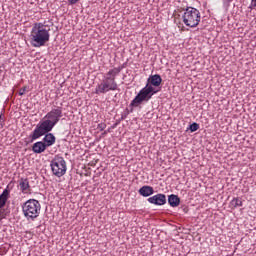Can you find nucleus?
I'll use <instances>...</instances> for the list:
<instances>
[{
    "label": "nucleus",
    "mask_w": 256,
    "mask_h": 256,
    "mask_svg": "<svg viewBox=\"0 0 256 256\" xmlns=\"http://www.w3.org/2000/svg\"><path fill=\"white\" fill-rule=\"evenodd\" d=\"M106 128H107V124L105 123H100L97 125V129H99V131H105Z\"/></svg>",
    "instance_id": "obj_20"
},
{
    "label": "nucleus",
    "mask_w": 256,
    "mask_h": 256,
    "mask_svg": "<svg viewBox=\"0 0 256 256\" xmlns=\"http://www.w3.org/2000/svg\"><path fill=\"white\" fill-rule=\"evenodd\" d=\"M5 125V119L3 118V114H0V126L3 127Z\"/></svg>",
    "instance_id": "obj_22"
},
{
    "label": "nucleus",
    "mask_w": 256,
    "mask_h": 256,
    "mask_svg": "<svg viewBox=\"0 0 256 256\" xmlns=\"http://www.w3.org/2000/svg\"><path fill=\"white\" fill-rule=\"evenodd\" d=\"M157 93H159V90L151 86L142 88L129 104L128 115H131V113H133L137 107H141L143 103H149L153 95H157Z\"/></svg>",
    "instance_id": "obj_4"
},
{
    "label": "nucleus",
    "mask_w": 256,
    "mask_h": 256,
    "mask_svg": "<svg viewBox=\"0 0 256 256\" xmlns=\"http://www.w3.org/2000/svg\"><path fill=\"white\" fill-rule=\"evenodd\" d=\"M79 0H68L70 5H75Z\"/></svg>",
    "instance_id": "obj_23"
},
{
    "label": "nucleus",
    "mask_w": 256,
    "mask_h": 256,
    "mask_svg": "<svg viewBox=\"0 0 256 256\" xmlns=\"http://www.w3.org/2000/svg\"><path fill=\"white\" fill-rule=\"evenodd\" d=\"M226 1H227V3H232L233 0H226Z\"/></svg>",
    "instance_id": "obj_25"
},
{
    "label": "nucleus",
    "mask_w": 256,
    "mask_h": 256,
    "mask_svg": "<svg viewBox=\"0 0 256 256\" xmlns=\"http://www.w3.org/2000/svg\"><path fill=\"white\" fill-rule=\"evenodd\" d=\"M44 138H43V142L46 147H51L52 145H55V141H57V138H55V135H53V133H49L47 132L46 134H44Z\"/></svg>",
    "instance_id": "obj_10"
},
{
    "label": "nucleus",
    "mask_w": 256,
    "mask_h": 256,
    "mask_svg": "<svg viewBox=\"0 0 256 256\" xmlns=\"http://www.w3.org/2000/svg\"><path fill=\"white\" fill-rule=\"evenodd\" d=\"M230 207H232V209H237V207H243V199L241 197L233 198L230 201Z\"/></svg>",
    "instance_id": "obj_15"
},
{
    "label": "nucleus",
    "mask_w": 256,
    "mask_h": 256,
    "mask_svg": "<svg viewBox=\"0 0 256 256\" xmlns=\"http://www.w3.org/2000/svg\"><path fill=\"white\" fill-rule=\"evenodd\" d=\"M162 82H163V79L161 78V75L159 74L151 75L147 79V84L144 87L148 86V87H152V89H155V87H159Z\"/></svg>",
    "instance_id": "obj_9"
},
{
    "label": "nucleus",
    "mask_w": 256,
    "mask_h": 256,
    "mask_svg": "<svg viewBox=\"0 0 256 256\" xmlns=\"http://www.w3.org/2000/svg\"><path fill=\"white\" fill-rule=\"evenodd\" d=\"M104 135H107V131L104 132Z\"/></svg>",
    "instance_id": "obj_26"
},
{
    "label": "nucleus",
    "mask_w": 256,
    "mask_h": 256,
    "mask_svg": "<svg viewBox=\"0 0 256 256\" xmlns=\"http://www.w3.org/2000/svg\"><path fill=\"white\" fill-rule=\"evenodd\" d=\"M189 129L191 133H195V131H199V124H197V122H193L189 125Z\"/></svg>",
    "instance_id": "obj_17"
},
{
    "label": "nucleus",
    "mask_w": 256,
    "mask_h": 256,
    "mask_svg": "<svg viewBox=\"0 0 256 256\" xmlns=\"http://www.w3.org/2000/svg\"><path fill=\"white\" fill-rule=\"evenodd\" d=\"M22 213L28 221H35L41 214V203L36 199H29L22 205Z\"/></svg>",
    "instance_id": "obj_5"
},
{
    "label": "nucleus",
    "mask_w": 256,
    "mask_h": 256,
    "mask_svg": "<svg viewBox=\"0 0 256 256\" xmlns=\"http://www.w3.org/2000/svg\"><path fill=\"white\" fill-rule=\"evenodd\" d=\"M12 189H13V186H11V184H8V185L6 186V188L3 190L2 193L7 192L6 197H8V199H9V195L11 194V190H12Z\"/></svg>",
    "instance_id": "obj_18"
},
{
    "label": "nucleus",
    "mask_w": 256,
    "mask_h": 256,
    "mask_svg": "<svg viewBox=\"0 0 256 256\" xmlns=\"http://www.w3.org/2000/svg\"><path fill=\"white\" fill-rule=\"evenodd\" d=\"M62 117L63 108L59 106L53 107L51 111L45 115L44 119L46 120H41L29 135L30 143L37 141V139H40V137H43L46 133H51L53 127L61 121Z\"/></svg>",
    "instance_id": "obj_1"
},
{
    "label": "nucleus",
    "mask_w": 256,
    "mask_h": 256,
    "mask_svg": "<svg viewBox=\"0 0 256 256\" xmlns=\"http://www.w3.org/2000/svg\"><path fill=\"white\" fill-rule=\"evenodd\" d=\"M129 117V108H126L124 112L121 114V119L124 121V119H127Z\"/></svg>",
    "instance_id": "obj_19"
},
{
    "label": "nucleus",
    "mask_w": 256,
    "mask_h": 256,
    "mask_svg": "<svg viewBox=\"0 0 256 256\" xmlns=\"http://www.w3.org/2000/svg\"><path fill=\"white\" fill-rule=\"evenodd\" d=\"M7 192H4L0 195V209H3V206L7 204Z\"/></svg>",
    "instance_id": "obj_16"
},
{
    "label": "nucleus",
    "mask_w": 256,
    "mask_h": 256,
    "mask_svg": "<svg viewBox=\"0 0 256 256\" xmlns=\"http://www.w3.org/2000/svg\"><path fill=\"white\" fill-rule=\"evenodd\" d=\"M148 203L151 205L162 206L167 203V196L165 194L158 193L154 196H151L147 199Z\"/></svg>",
    "instance_id": "obj_8"
},
{
    "label": "nucleus",
    "mask_w": 256,
    "mask_h": 256,
    "mask_svg": "<svg viewBox=\"0 0 256 256\" xmlns=\"http://www.w3.org/2000/svg\"><path fill=\"white\" fill-rule=\"evenodd\" d=\"M253 7H256V0H252Z\"/></svg>",
    "instance_id": "obj_24"
},
{
    "label": "nucleus",
    "mask_w": 256,
    "mask_h": 256,
    "mask_svg": "<svg viewBox=\"0 0 256 256\" xmlns=\"http://www.w3.org/2000/svg\"><path fill=\"white\" fill-rule=\"evenodd\" d=\"M181 203V198L175 194H171L168 196V204L170 207H179Z\"/></svg>",
    "instance_id": "obj_14"
},
{
    "label": "nucleus",
    "mask_w": 256,
    "mask_h": 256,
    "mask_svg": "<svg viewBox=\"0 0 256 256\" xmlns=\"http://www.w3.org/2000/svg\"><path fill=\"white\" fill-rule=\"evenodd\" d=\"M47 149L46 145L43 143V141H38L33 144L32 151L36 154L44 153V151Z\"/></svg>",
    "instance_id": "obj_13"
},
{
    "label": "nucleus",
    "mask_w": 256,
    "mask_h": 256,
    "mask_svg": "<svg viewBox=\"0 0 256 256\" xmlns=\"http://www.w3.org/2000/svg\"><path fill=\"white\" fill-rule=\"evenodd\" d=\"M123 67L119 66L116 68L110 69L107 73H105L102 77L100 83L96 85L95 95H105L110 91H117L119 89V85L117 84V75L121 73Z\"/></svg>",
    "instance_id": "obj_2"
},
{
    "label": "nucleus",
    "mask_w": 256,
    "mask_h": 256,
    "mask_svg": "<svg viewBox=\"0 0 256 256\" xmlns=\"http://www.w3.org/2000/svg\"><path fill=\"white\" fill-rule=\"evenodd\" d=\"M139 195H141L142 197H151V195H153V193H155V190L153 189V187L151 186H142L139 190H138Z\"/></svg>",
    "instance_id": "obj_12"
},
{
    "label": "nucleus",
    "mask_w": 256,
    "mask_h": 256,
    "mask_svg": "<svg viewBox=\"0 0 256 256\" xmlns=\"http://www.w3.org/2000/svg\"><path fill=\"white\" fill-rule=\"evenodd\" d=\"M20 191L22 193H29L31 191V185H29V180L27 178H21L19 181Z\"/></svg>",
    "instance_id": "obj_11"
},
{
    "label": "nucleus",
    "mask_w": 256,
    "mask_h": 256,
    "mask_svg": "<svg viewBox=\"0 0 256 256\" xmlns=\"http://www.w3.org/2000/svg\"><path fill=\"white\" fill-rule=\"evenodd\" d=\"M50 167L55 177H63V175L67 173V162L65 161V158L60 155L54 156L50 162Z\"/></svg>",
    "instance_id": "obj_7"
},
{
    "label": "nucleus",
    "mask_w": 256,
    "mask_h": 256,
    "mask_svg": "<svg viewBox=\"0 0 256 256\" xmlns=\"http://www.w3.org/2000/svg\"><path fill=\"white\" fill-rule=\"evenodd\" d=\"M182 21L186 27L194 29L201 23V12L197 8L187 7L182 15Z\"/></svg>",
    "instance_id": "obj_6"
},
{
    "label": "nucleus",
    "mask_w": 256,
    "mask_h": 256,
    "mask_svg": "<svg viewBox=\"0 0 256 256\" xmlns=\"http://www.w3.org/2000/svg\"><path fill=\"white\" fill-rule=\"evenodd\" d=\"M0 219H3V216H0Z\"/></svg>",
    "instance_id": "obj_27"
},
{
    "label": "nucleus",
    "mask_w": 256,
    "mask_h": 256,
    "mask_svg": "<svg viewBox=\"0 0 256 256\" xmlns=\"http://www.w3.org/2000/svg\"><path fill=\"white\" fill-rule=\"evenodd\" d=\"M49 26L39 22L35 23L30 32V44L32 47H45V44L51 39Z\"/></svg>",
    "instance_id": "obj_3"
},
{
    "label": "nucleus",
    "mask_w": 256,
    "mask_h": 256,
    "mask_svg": "<svg viewBox=\"0 0 256 256\" xmlns=\"http://www.w3.org/2000/svg\"><path fill=\"white\" fill-rule=\"evenodd\" d=\"M27 93V86H24L19 90V95L22 97V95H25Z\"/></svg>",
    "instance_id": "obj_21"
}]
</instances>
